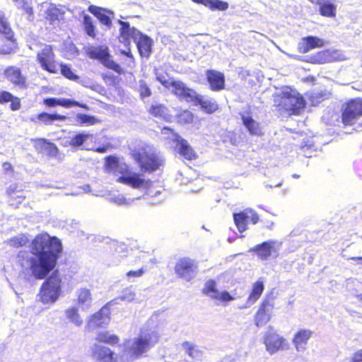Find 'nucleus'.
Returning <instances> with one entry per match:
<instances>
[{"instance_id":"nucleus-1","label":"nucleus","mask_w":362,"mask_h":362,"mask_svg":"<svg viewBox=\"0 0 362 362\" xmlns=\"http://www.w3.org/2000/svg\"><path fill=\"white\" fill-rule=\"evenodd\" d=\"M62 252V243L57 238L40 234L32 240L29 251L18 252L16 261L25 278L44 279L56 267Z\"/></svg>"},{"instance_id":"nucleus-2","label":"nucleus","mask_w":362,"mask_h":362,"mask_svg":"<svg viewBox=\"0 0 362 362\" xmlns=\"http://www.w3.org/2000/svg\"><path fill=\"white\" fill-rule=\"evenodd\" d=\"M120 25L119 40L125 47H129L131 39L136 45L140 55L142 57H148L151 52L152 40L146 35L134 27H131L129 23L118 21Z\"/></svg>"},{"instance_id":"nucleus-3","label":"nucleus","mask_w":362,"mask_h":362,"mask_svg":"<svg viewBox=\"0 0 362 362\" xmlns=\"http://www.w3.org/2000/svg\"><path fill=\"white\" fill-rule=\"evenodd\" d=\"M158 341L156 332L141 333L138 337L127 341L124 344V354L129 360H134L148 351Z\"/></svg>"},{"instance_id":"nucleus-4","label":"nucleus","mask_w":362,"mask_h":362,"mask_svg":"<svg viewBox=\"0 0 362 362\" xmlns=\"http://www.w3.org/2000/svg\"><path fill=\"white\" fill-rule=\"evenodd\" d=\"M132 156L144 171H155L163 163L160 152L148 145L134 150Z\"/></svg>"},{"instance_id":"nucleus-5","label":"nucleus","mask_w":362,"mask_h":362,"mask_svg":"<svg viewBox=\"0 0 362 362\" xmlns=\"http://www.w3.org/2000/svg\"><path fill=\"white\" fill-rule=\"evenodd\" d=\"M275 105L279 110H284L289 115H300L305 107V100L295 89L286 88L274 99Z\"/></svg>"},{"instance_id":"nucleus-6","label":"nucleus","mask_w":362,"mask_h":362,"mask_svg":"<svg viewBox=\"0 0 362 362\" xmlns=\"http://www.w3.org/2000/svg\"><path fill=\"white\" fill-rule=\"evenodd\" d=\"M64 275L58 270H55L42 283L39 296L43 303H53L57 301L61 293L62 284L64 283Z\"/></svg>"},{"instance_id":"nucleus-7","label":"nucleus","mask_w":362,"mask_h":362,"mask_svg":"<svg viewBox=\"0 0 362 362\" xmlns=\"http://www.w3.org/2000/svg\"><path fill=\"white\" fill-rule=\"evenodd\" d=\"M362 116V98L347 100L342 109L341 122L344 126H351Z\"/></svg>"},{"instance_id":"nucleus-8","label":"nucleus","mask_w":362,"mask_h":362,"mask_svg":"<svg viewBox=\"0 0 362 362\" xmlns=\"http://www.w3.org/2000/svg\"><path fill=\"white\" fill-rule=\"evenodd\" d=\"M177 90L179 94H185V100L192 102L201 105L206 112L211 113L218 109V104L212 99H209L197 94L193 89H185L182 84H177Z\"/></svg>"},{"instance_id":"nucleus-9","label":"nucleus","mask_w":362,"mask_h":362,"mask_svg":"<svg viewBox=\"0 0 362 362\" xmlns=\"http://www.w3.org/2000/svg\"><path fill=\"white\" fill-rule=\"evenodd\" d=\"M198 272L197 262L189 257H182L177 260L175 266V273L181 279L189 281Z\"/></svg>"},{"instance_id":"nucleus-10","label":"nucleus","mask_w":362,"mask_h":362,"mask_svg":"<svg viewBox=\"0 0 362 362\" xmlns=\"http://www.w3.org/2000/svg\"><path fill=\"white\" fill-rule=\"evenodd\" d=\"M118 181L135 189H148V194L152 197H156L160 193L159 190L153 192L151 187V182L142 178L139 174L128 173L119 177Z\"/></svg>"},{"instance_id":"nucleus-11","label":"nucleus","mask_w":362,"mask_h":362,"mask_svg":"<svg viewBox=\"0 0 362 362\" xmlns=\"http://www.w3.org/2000/svg\"><path fill=\"white\" fill-rule=\"evenodd\" d=\"M37 59L44 70L50 73H56L57 71L54 54L50 45H45L41 50L38 52Z\"/></svg>"},{"instance_id":"nucleus-12","label":"nucleus","mask_w":362,"mask_h":362,"mask_svg":"<svg viewBox=\"0 0 362 362\" xmlns=\"http://www.w3.org/2000/svg\"><path fill=\"white\" fill-rule=\"evenodd\" d=\"M233 219L238 230L243 232L247 229L248 223L255 224L258 222L259 216L254 210L246 209L240 213L234 214Z\"/></svg>"},{"instance_id":"nucleus-13","label":"nucleus","mask_w":362,"mask_h":362,"mask_svg":"<svg viewBox=\"0 0 362 362\" xmlns=\"http://www.w3.org/2000/svg\"><path fill=\"white\" fill-rule=\"evenodd\" d=\"M113 301L109 302L106 305L103 306L100 311L92 315L88 322V327L94 329L97 327H104L109 324L110 317V310L109 305H112Z\"/></svg>"},{"instance_id":"nucleus-14","label":"nucleus","mask_w":362,"mask_h":362,"mask_svg":"<svg viewBox=\"0 0 362 362\" xmlns=\"http://www.w3.org/2000/svg\"><path fill=\"white\" fill-rule=\"evenodd\" d=\"M6 78L15 86L20 88L26 87L27 78L21 72V70L15 66L7 67L4 70Z\"/></svg>"},{"instance_id":"nucleus-15","label":"nucleus","mask_w":362,"mask_h":362,"mask_svg":"<svg viewBox=\"0 0 362 362\" xmlns=\"http://www.w3.org/2000/svg\"><path fill=\"white\" fill-rule=\"evenodd\" d=\"M204 292L208 296L222 302H228L235 299L228 291L219 292L216 288L215 281L211 279L206 282Z\"/></svg>"},{"instance_id":"nucleus-16","label":"nucleus","mask_w":362,"mask_h":362,"mask_svg":"<svg viewBox=\"0 0 362 362\" xmlns=\"http://www.w3.org/2000/svg\"><path fill=\"white\" fill-rule=\"evenodd\" d=\"M206 77L212 90L219 91L224 88L225 76L222 72L209 69L206 71Z\"/></svg>"},{"instance_id":"nucleus-17","label":"nucleus","mask_w":362,"mask_h":362,"mask_svg":"<svg viewBox=\"0 0 362 362\" xmlns=\"http://www.w3.org/2000/svg\"><path fill=\"white\" fill-rule=\"evenodd\" d=\"M273 305L269 300H264L255 315V324L257 327L266 325L270 320Z\"/></svg>"},{"instance_id":"nucleus-18","label":"nucleus","mask_w":362,"mask_h":362,"mask_svg":"<svg viewBox=\"0 0 362 362\" xmlns=\"http://www.w3.org/2000/svg\"><path fill=\"white\" fill-rule=\"evenodd\" d=\"M274 244L275 241L274 240L265 241L250 249V251L255 252L261 259L265 260L270 257L272 253L276 252L274 248Z\"/></svg>"},{"instance_id":"nucleus-19","label":"nucleus","mask_w":362,"mask_h":362,"mask_svg":"<svg viewBox=\"0 0 362 362\" xmlns=\"http://www.w3.org/2000/svg\"><path fill=\"white\" fill-rule=\"evenodd\" d=\"M93 356L100 362H112L114 352L109 348L94 344L91 348Z\"/></svg>"},{"instance_id":"nucleus-20","label":"nucleus","mask_w":362,"mask_h":362,"mask_svg":"<svg viewBox=\"0 0 362 362\" xmlns=\"http://www.w3.org/2000/svg\"><path fill=\"white\" fill-rule=\"evenodd\" d=\"M66 117L58 114H49L47 112H42L37 115H33L30 117V120L35 124H44L50 125L56 120L64 121Z\"/></svg>"},{"instance_id":"nucleus-21","label":"nucleus","mask_w":362,"mask_h":362,"mask_svg":"<svg viewBox=\"0 0 362 362\" xmlns=\"http://www.w3.org/2000/svg\"><path fill=\"white\" fill-rule=\"evenodd\" d=\"M284 339L275 333H268L264 337V344L267 350L273 354L283 346Z\"/></svg>"},{"instance_id":"nucleus-22","label":"nucleus","mask_w":362,"mask_h":362,"mask_svg":"<svg viewBox=\"0 0 362 362\" xmlns=\"http://www.w3.org/2000/svg\"><path fill=\"white\" fill-rule=\"evenodd\" d=\"M264 288V283L262 280H258L256 281L252 286V292L249 295L245 304L241 306L240 308H250L252 305H253L261 296Z\"/></svg>"},{"instance_id":"nucleus-23","label":"nucleus","mask_w":362,"mask_h":362,"mask_svg":"<svg viewBox=\"0 0 362 362\" xmlns=\"http://www.w3.org/2000/svg\"><path fill=\"white\" fill-rule=\"evenodd\" d=\"M340 54L334 49L318 50V64L329 63L340 60Z\"/></svg>"},{"instance_id":"nucleus-24","label":"nucleus","mask_w":362,"mask_h":362,"mask_svg":"<svg viewBox=\"0 0 362 362\" xmlns=\"http://www.w3.org/2000/svg\"><path fill=\"white\" fill-rule=\"evenodd\" d=\"M241 119L243 125L251 135L260 136L262 134L259 124L250 115L243 114L241 115Z\"/></svg>"},{"instance_id":"nucleus-25","label":"nucleus","mask_w":362,"mask_h":362,"mask_svg":"<svg viewBox=\"0 0 362 362\" xmlns=\"http://www.w3.org/2000/svg\"><path fill=\"white\" fill-rule=\"evenodd\" d=\"M176 151L185 159L192 160L196 157L195 153L187 140L181 138L175 145Z\"/></svg>"},{"instance_id":"nucleus-26","label":"nucleus","mask_w":362,"mask_h":362,"mask_svg":"<svg viewBox=\"0 0 362 362\" xmlns=\"http://www.w3.org/2000/svg\"><path fill=\"white\" fill-rule=\"evenodd\" d=\"M78 302L83 310H88L92 304L91 293L88 289L81 288L77 291Z\"/></svg>"},{"instance_id":"nucleus-27","label":"nucleus","mask_w":362,"mask_h":362,"mask_svg":"<svg viewBox=\"0 0 362 362\" xmlns=\"http://www.w3.org/2000/svg\"><path fill=\"white\" fill-rule=\"evenodd\" d=\"M311 332L307 329H302L298 332L293 339V343L298 351H303L305 349V345L307 344L308 340L311 337Z\"/></svg>"},{"instance_id":"nucleus-28","label":"nucleus","mask_w":362,"mask_h":362,"mask_svg":"<svg viewBox=\"0 0 362 362\" xmlns=\"http://www.w3.org/2000/svg\"><path fill=\"white\" fill-rule=\"evenodd\" d=\"M182 346L185 353L192 359L199 360L203 357V351L201 350L198 346L195 345L194 344L189 341H185L182 344Z\"/></svg>"},{"instance_id":"nucleus-29","label":"nucleus","mask_w":362,"mask_h":362,"mask_svg":"<svg viewBox=\"0 0 362 362\" xmlns=\"http://www.w3.org/2000/svg\"><path fill=\"white\" fill-rule=\"evenodd\" d=\"M88 54L90 59H98L100 62L109 56V50L107 47H92L88 49Z\"/></svg>"},{"instance_id":"nucleus-30","label":"nucleus","mask_w":362,"mask_h":362,"mask_svg":"<svg viewBox=\"0 0 362 362\" xmlns=\"http://www.w3.org/2000/svg\"><path fill=\"white\" fill-rule=\"evenodd\" d=\"M320 13L327 18H335L337 15V6L331 1L326 0L320 3Z\"/></svg>"},{"instance_id":"nucleus-31","label":"nucleus","mask_w":362,"mask_h":362,"mask_svg":"<svg viewBox=\"0 0 362 362\" xmlns=\"http://www.w3.org/2000/svg\"><path fill=\"white\" fill-rule=\"evenodd\" d=\"M88 11L93 13L101 23L103 25L110 27L112 24L111 19L110 16H108L105 13V11L103 8L98 7L96 6H90L88 8Z\"/></svg>"},{"instance_id":"nucleus-32","label":"nucleus","mask_w":362,"mask_h":362,"mask_svg":"<svg viewBox=\"0 0 362 362\" xmlns=\"http://www.w3.org/2000/svg\"><path fill=\"white\" fill-rule=\"evenodd\" d=\"M0 34L8 40H12L13 37V32L2 11H0Z\"/></svg>"},{"instance_id":"nucleus-33","label":"nucleus","mask_w":362,"mask_h":362,"mask_svg":"<svg viewBox=\"0 0 362 362\" xmlns=\"http://www.w3.org/2000/svg\"><path fill=\"white\" fill-rule=\"evenodd\" d=\"M317 47V38L315 37H306L298 43V49L301 53H305Z\"/></svg>"},{"instance_id":"nucleus-34","label":"nucleus","mask_w":362,"mask_h":362,"mask_svg":"<svg viewBox=\"0 0 362 362\" xmlns=\"http://www.w3.org/2000/svg\"><path fill=\"white\" fill-rule=\"evenodd\" d=\"M64 13V11L62 9L57 8L55 5L51 4L47 11L46 18L50 21L51 24L56 25Z\"/></svg>"},{"instance_id":"nucleus-35","label":"nucleus","mask_w":362,"mask_h":362,"mask_svg":"<svg viewBox=\"0 0 362 362\" xmlns=\"http://www.w3.org/2000/svg\"><path fill=\"white\" fill-rule=\"evenodd\" d=\"M194 1L204 4L211 9L225 11L228 8V3L220 0H194Z\"/></svg>"},{"instance_id":"nucleus-36","label":"nucleus","mask_w":362,"mask_h":362,"mask_svg":"<svg viewBox=\"0 0 362 362\" xmlns=\"http://www.w3.org/2000/svg\"><path fill=\"white\" fill-rule=\"evenodd\" d=\"M153 116L158 118L165 119L168 114V108L163 105L159 103H153L148 110Z\"/></svg>"},{"instance_id":"nucleus-37","label":"nucleus","mask_w":362,"mask_h":362,"mask_svg":"<svg viewBox=\"0 0 362 362\" xmlns=\"http://www.w3.org/2000/svg\"><path fill=\"white\" fill-rule=\"evenodd\" d=\"M95 340L113 345L119 342V337L115 334H110L107 332H102L98 334Z\"/></svg>"},{"instance_id":"nucleus-38","label":"nucleus","mask_w":362,"mask_h":362,"mask_svg":"<svg viewBox=\"0 0 362 362\" xmlns=\"http://www.w3.org/2000/svg\"><path fill=\"white\" fill-rule=\"evenodd\" d=\"M65 314L66 318L76 326H81L82 325L83 320L78 313V308L75 307L68 308L66 310Z\"/></svg>"},{"instance_id":"nucleus-39","label":"nucleus","mask_w":362,"mask_h":362,"mask_svg":"<svg viewBox=\"0 0 362 362\" xmlns=\"http://www.w3.org/2000/svg\"><path fill=\"white\" fill-rule=\"evenodd\" d=\"M83 25L86 34L91 37H95V26L94 25L93 19L90 16L87 14L83 16Z\"/></svg>"},{"instance_id":"nucleus-40","label":"nucleus","mask_w":362,"mask_h":362,"mask_svg":"<svg viewBox=\"0 0 362 362\" xmlns=\"http://www.w3.org/2000/svg\"><path fill=\"white\" fill-rule=\"evenodd\" d=\"M16 6L18 8L23 9L26 13L28 14V19L33 20L34 18L33 14V6L31 2L28 1V0H13Z\"/></svg>"},{"instance_id":"nucleus-41","label":"nucleus","mask_w":362,"mask_h":362,"mask_svg":"<svg viewBox=\"0 0 362 362\" xmlns=\"http://www.w3.org/2000/svg\"><path fill=\"white\" fill-rule=\"evenodd\" d=\"M76 121L81 126H88L95 124L98 122L94 116H90L85 114L78 113L76 115Z\"/></svg>"},{"instance_id":"nucleus-42","label":"nucleus","mask_w":362,"mask_h":362,"mask_svg":"<svg viewBox=\"0 0 362 362\" xmlns=\"http://www.w3.org/2000/svg\"><path fill=\"white\" fill-rule=\"evenodd\" d=\"M161 134L163 136L165 140H168L175 144L182 138L177 133H175L172 129L165 127L161 129Z\"/></svg>"},{"instance_id":"nucleus-43","label":"nucleus","mask_w":362,"mask_h":362,"mask_svg":"<svg viewBox=\"0 0 362 362\" xmlns=\"http://www.w3.org/2000/svg\"><path fill=\"white\" fill-rule=\"evenodd\" d=\"M91 136L89 134L79 133L71 138L69 144L74 147H79Z\"/></svg>"},{"instance_id":"nucleus-44","label":"nucleus","mask_w":362,"mask_h":362,"mask_svg":"<svg viewBox=\"0 0 362 362\" xmlns=\"http://www.w3.org/2000/svg\"><path fill=\"white\" fill-rule=\"evenodd\" d=\"M182 84L185 89H189L187 88L185 84L180 81H169L168 79L165 80V81L163 82L162 85H163L166 88H172L173 92L177 95L180 98L184 100L185 98V94H179L177 90V84Z\"/></svg>"},{"instance_id":"nucleus-45","label":"nucleus","mask_w":362,"mask_h":362,"mask_svg":"<svg viewBox=\"0 0 362 362\" xmlns=\"http://www.w3.org/2000/svg\"><path fill=\"white\" fill-rule=\"evenodd\" d=\"M135 296H136V294H135L133 287L130 286V287H127V288H124L122 291L121 296L118 298H116V299L113 300L112 301L114 303L115 301L119 299L121 300L131 302L135 299Z\"/></svg>"},{"instance_id":"nucleus-46","label":"nucleus","mask_w":362,"mask_h":362,"mask_svg":"<svg viewBox=\"0 0 362 362\" xmlns=\"http://www.w3.org/2000/svg\"><path fill=\"white\" fill-rule=\"evenodd\" d=\"M101 63L107 68L115 71L116 73L119 74H122L124 73L122 68L118 64H117L112 59H110V54L104 60H103Z\"/></svg>"},{"instance_id":"nucleus-47","label":"nucleus","mask_w":362,"mask_h":362,"mask_svg":"<svg viewBox=\"0 0 362 362\" xmlns=\"http://www.w3.org/2000/svg\"><path fill=\"white\" fill-rule=\"evenodd\" d=\"M29 242L25 235H19L8 240V244L15 247H19L25 245Z\"/></svg>"},{"instance_id":"nucleus-48","label":"nucleus","mask_w":362,"mask_h":362,"mask_svg":"<svg viewBox=\"0 0 362 362\" xmlns=\"http://www.w3.org/2000/svg\"><path fill=\"white\" fill-rule=\"evenodd\" d=\"M138 198H135L137 199ZM110 202L117 204V205H129L131 202H132L134 199H126L122 194H116L112 195L110 198Z\"/></svg>"},{"instance_id":"nucleus-49","label":"nucleus","mask_w":362,"mask_h":362,"mask_svg":"<svg viewBox=\"0 0 362 362\" xmlns=\"http://www.w3.org/2000/svg\"><path fill=\"white\" fill-rule=\"evenodd\" d=\"M59 105L64 107H71L72 106H78L83 108H88L85 104H81L79 102L67 98H59Z\"/></svg>"},{"instance_id":"nucleus-50","label":"nucleus","mask_w":362,"mask_h":362,"mask_svg":"<svg viewBox=\"0 0 362 362\" xmlns=\"http://www.w3.org/2000/svg\"><path fill=\"white\" fill-rule=\"evenodd\" d=\"M139 91L142 98L149 97L151 95V89L144 80H141L139 82Z\"/></svg>"},{"instance_id":"nucleus-51","label":"nucleus","mask_w":362,"mask_h":362,"mask_svg":"<svg viewBox=\"0 0 362 362\" xmlns=\"http://www.w3.org/2000/svg\"><path fill=\"white\" fill-rule=\"evenodd\" d=\"M61 72L63 76H64L66 78L72 80V81H77L78 79V76L76 75L71 68L68 66L67 65H62L61 66Z\"/></svg>"},{"instance_id":"nucleus-52","label":"nucleus","mask_w":362,"mask_h":362,"mask_svg":"<svg viewBox=\"0 0 362 362\" xmlns=\"http://www.w3.org/2000/svg\"><path fill=\"white\" fill-rule=\"evenodd\" d=\"M49 141L45 139L35 140V147L39 152H44Z\"/></svg>"},{"instance_id":"nucleus-53","label":"nucleus","mask_w":362,"mask_h":362,"mask_svg":"<svg viewBox=\"0 0 362 362\" xmlns=\"http://www.w3.org/2000/svg\"><path fill=\"white\" fill-rule=\"evenodd\" d=\"M48 156L51 157H57L58 153V148L57 146L51 142H49L47 146V148H45V151Z\"/></svg>"},{"instance_id":"nucleus-54","label":"nucleus","mask_w":362,"mask_h":362,"mask_svg":"<svg viewBox=\"0 0 362 362\" xmlns=\"http://www.w3.org/2000/svg\"><path fill=\"white\" fill-rule=\"evenodd\" d=\"M13 95H12L10 92L6 90H1L0 91V104H4L8 102H10L11 100L13 98Z\"/></svg>"},{"instance_id":"nucleus-55","label":"nucleus","mask_w":362,"mask_h":362,"mask_svg":"<svg viewBox=\"0 0 362 362\" xmlns=\"http://www.w3.org/2000/svg\"><path fill=\"white\" fill-rule=\"evenodd\" d=\"M21 189V187H19L18 184L13 183L7 188L6 192L10 198H16L15 194Z\"/></svg>"},{"instance_id":"nucleus-56","label":"nucleus","mask_w":362,"mask_h":362,"mask_svg":"<svg viewBox=\"0 0 362 362\" xmlns=\"http://www.w3.org/2000/svg\"><path fill=\"white\" fill-rule=\"evenodd\" d=\"M118 165V161L116 158L113 156H109L106 158L105 165L108 169L113 170Z\"/></svg>"},{"instance_id":"nucleus-57","label":"nucleus","mask_w":362,"mask_h":362,"mask_svg":"<svg viewBox=\"0 0 362 362\" xmlns=\"http://www.w3.org/2000/svg\"><path fill=\"white\" fill-rule=\"evenodd\" d=\"M144 273V269L141 268L136 271H129L127 273V276L129 281H131L132 278H137L141 276Z\"/></svg>"},{"instance_id":"nucleus-58","label":"nucleus","mask_w":362,"mask_h":362,"mask_svg":"<svg viewBox=\"0 0 362 362\" xmlns=\"http://www.w3.org/2000/svg\"><path fill=\"white\" fill-rule=\"evenodd\" d=\"M180 119L185 123H191L193 121V115L189 111H185L180 115Z\"/></svg>"},{"instance_id":"nucleus-59","label":"nucleus","mask_w":362,"mask_h":362,"mask_svg":"<svg viewBox=\"0 0 362 362\" xmlns=\"http://www.w3.org/2000/svg\"><path fill=\"white\" fill-rule=\"evenodd\" d=\"M10 108L13 111L18 110L21 108V102L20 99L18 97L13 96L12 100H11Z\"/></svg>"},{"instance_id":"nucleus-60","label":"nucleus","mask_w":362,"mask_h":362,"mask_svg":"<svg viewBox=\"0 0 362 362\" xmlns=\"http://www.w3.org/2000/svg\"><path fill=\"white\" fill-rule=\"evenodd\" d=\"M59 98H49L44 100L43 103L48 107H55L59 105Z\"/></svg>"},{"instance_id":"nucleus-61","label":"nucleus","mask_w":362,"mask_h":362,"mask_svg":"<svg viewBox=\"0 0 362 362\" xmlns=\"http://www.w3.org/2000/svg\"><path fill=\"white\" fill-rule=\"evenodd\" d=\"M351 362H362V349L353 354Z\"/></svg>"},{"instance_id":"nucleus-62","label":"nucleus","mask_w":362,"mask_h":362,"mask_svg":"<svg viewBox=\"0 0 362 362\" xmlns=\"http://www.w3.org/2000/svg\"><path fill=\"white\" fill-rule=\"evenodd\" d=\"M15 197L16 198H11V199L17 200L18 203H21L25 197V196L24 195V192L22 191V189L18 191V192L15 194Z\"/></svg>"},{"instance_id":"nucleus-63","label":"nucleus","mask_w":362,"mask_h":362,"mask_svg":"<svg viewBox=\"0 0 362 362\" xmlns=\"http://www.w3.org/2000/svg\"><path fill=\"white\" fill-rule=\"evenodd\" d=\"M122 53L124 54H125L126 56L129 57H132V54H131V52H130V49H129V47H128V51L127 52L123 51Z\"/></svg>"},{"instance_id":"nucleus-64","label":"nucleus","mask_w":362,"mask_h":362,"mask_svg":"<svg viewBox=\"0 0 362 362\" xmlns=\"http://www.w3.org/2000/svg\"><path fill=\"white\" fill-rule=\"evenodd\" d=\"M356 297L362 303V293L357 294Z\"/></svg>"}]
</instances>
